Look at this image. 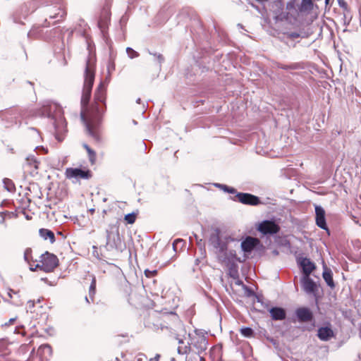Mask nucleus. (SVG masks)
I'll return each instance as SVG.
<instances>
[{"label": "nucleus", "mask_w": 361, "mask_h": 361, "mask_svg": "<svg viewBox=\"0 0 361 361\" xmlns=\"http://www.w3.org/2000/svg\"><path fill=\"white\" fill-rule=\"evenodd\" d=\"M94 77L95 64L90 59H88L86 62L80 101V116L85 124L89 135L96 142H99L101 140L102 117L106 110V100L108 82L106 80H102L95 89L94 102L92 104V110L94 112V115H92L88 111V104L91 97Z\"/></svg>", "instance_id": "obj_1"}, {"label": "nucleus", "mask_w": 361, "mask_h": 361, "mask_svg": "<svg viewBox=\"0 0 361 361\" xmlns=\"http://www.w3.org/2000/svg\"><path fill=\"white\" fill-rule=\"evenodd\" d=\"M106 245L107 251L115 250L123 252L126 250V244L123 235L119 233V223L110 224L106 229Z\"/></svg>", "instance_id": "obj_2"}, {"label": "nucleus", "mask_w": 361, "mask_h": 361, "mask_svg": "<svg viewBox=\"0 0 361 361\" xmlns=\"http://www.w3.org/2000/svg\"><path fill=\"white\" fill-rule=\"evenodd\" d=\"M293 323L305 324L302 326V331H312L316 326V320L313 310L307 305L297 307L290 317Z\"/></svg>", "instance_id": "obj_3"}, {"label": "nucleus", "mask_w": 361, "mask_h": 361, "mask_svg": "<svg viewBox=\"0 0 361 361\" xmlns=\"http://www.w3.org/2000/svg\"><path fill=\"white\" fill-rule=\"evenodd\" d=\"M235 239L229 235H224L221 228H212V233L208 238V245L216 250V253L225 252L227 250L228 244L233 242Z\"/></svg>", "instance_id": "obj_4"}, {"label": "nucleus", "mask_w": 361, "mask_h": 361, "mask_svg": "<svg viewBox=\"0 0 361 361\" xmlns=\"http://www.w3.org/2000/svg\"><path fill=\"white\" fill-rule=\"evenodd\" d=\"M300 283L302 290L308 295H312L314 299V303L319 307L320 300L324 295L323 289L319 281H314L310 276L302 275L300 279Z\"/></svg>", "instance_id": "obj_5"}, {"label": "nucleus", "mask_w": 361, "mask_h": 361, "mask_svg": "<svg viewBox=\"0 0 361 361\" xmlns=\"http://www.w3.org/2000/svg\"><path fill=\"white\" fill-rule=\"evenodd\" d=\"M65 176L67 179L72 180L73 183H80L81 180L91 179L93 173L84 163L67 167L65 170Z\"/></svg>", "instance_id": "obj_6"}, {"label": "nucleus", "mask_w": 361, "mask_h": 361, "mask_svg": "<svg viewBox=\"0 0 361 361\" xmlns=\"http://www.w3.org/2000/svg\"><path fill=\"white\" fill-rule=\"evenodd\" d=\"M241 250L245 258H249L253 251L262 255L265 251V247L257 239L246 237L240 243Z\"/></svg>", "instance_id": "obj_7"}, {"label": "nucleus", "mask_w": 361, "mask_h": 361, "mask_svg": "<svg viewBox=\"0 0 361 361\" xmlns=\"http://www.w3.org/2000/svg\"><path fill=\"white\" fill-rule=\"evenodd\" d=\"M255 226L256 230L260 233L261 238H274L279 231V227L273 219H264L258 222Z\"/></svg>", "instance_id": "obj_8"}, {"label": "nucleus", "mask_w": 361, "mask_h": 361, "mask_svg": "<svg viewBox=\"0 0 361 361\" xmlns=\"http://www.w3.org/2000/svg\"><path fill=\"white\" fill-rule=\"evenodd\" d=\"M230 199L234 202L249 206H257L266 204L259 197L249 192H238V190L235 195L231 197Z\"/></svg>", "instance_id": "obj_9"}, {"label": "nucleus", "mask_w": 361, "mask_h": 361, "mask_svg": "<svg viewBox=\"0 0 361 361\" xmlns=\"http://www.w3.org/2000/svg\"><path fill=\"white\" fill-rule=\"evenodd\" d=\"M39 258V262L44 264L43 268L45 269V273L53 272L59 266L58 257L49 251H45L40 255Z\"/></svg>", "instance_id": "obj_10"}, {"label": "nucleus", "mask_w": 361, "mask_h": 361, "mask_svg": "<svg viewBox=\"0 0 361 361\" xmlns=\"http://www.w3.org/2000/svg\"><path fill=\"white\" fill-rule=\"evenodd\" d=\"M317 338L322 341H329L336 337V333L333 329V326L329 321H324L318 326L317 334Z\"/></svg>", "instance_id": "obj_11"}, {"label": "nucleus", "mask_w": 361, "mask_h": 361, "mask_svg": "<svg viewBox=\"0 0 361 361\" xmlns=\"http://www.w3.org/2000/svg\"><path fill=\"white\" fill-rule=\"evenodd\" d=\"M314 212H315V224L321 229L325 231L329 235L331 234V231L329 228L326 217V211L324 207L320 204H314Z\"/></svg>", "instance_id": "obj_12"}, {"label": "nucleus", "mask_w": 361, "mask_h": 361, "mask_svg": "<svg viewBox=\"0 0 361 361\" xmlns=\"http://www.w3.org/2000/svg\"><path fill=\"white\" fill-rule=\"evenodd\" d=\"M296 263L303 272L302 275H307L314 271L317 269L316 264L307 257H304L302 253L295 256Z\"/></svg>", "instance_id": "obj_13"}, {"label": "nucleus", "mask_w": 361, "mask_h": 361, "mask_svg": "<svg viewBox=\"0 0 361 361\" xmlns=\"http://www.w3.org/2000/svg\"><path fill=\"white\" fill-rule=\"evenodd\" d=\"M218 255V259L225 264H231L232 262H243L244 260L237 256L236 252L234 250H229L228 247L225 252H219Z\"/></svg>", "instance_id": "obj_14"}, {"label": "nucleus", "mask_w": 361, "mask_h": 361, "mask_svg": "<svg viewBox=\"0 0 361 361\" xmlns=\"http://www.w3.org/2000/svg\"><path fill=\"white\" fill-rule=\"evenodd\" d=\"M268 312L272 321L284 320L287 315L286 309L279 305H273L272 307L268 309Z\"/></svg>", "instance_id": "obj_15"}, {"label": "nucleus", "mask_w": 361, "mask_h": 361, "mask_svg": "<svg viewBox=\"0 0 361 361\" xmlns=\"http://www.w3.org/2000/svg\"><path fill=\"white\" fill-rule=\"evenodd\" d=\"M322 278L324 280L327 286H329L331 290H334L336 288V283L334 281L333 276L334 274L330 267H329L326 263L322 262Z\"/></svg>", "instance_id": "obj_16"}, {"label": "nucleus", "mask_w": 361, "mask_h": 361, "mask_svg": "<svg viewBox=\"0 0 361 361\" xmlns=\"http://www.w3.org/2000/svg\"><path fill=\"white\" fill-rule=\"evenodd\" d=\"M55 126V137L59 142H61L63 138L65 133H66V126L65 121L63 119H59L56 123H54Z\"/></svg>", "instance_id": "obj_17"}, {"label": "nucleus", "mask_w": 361, "mask_h": 361, "mask_svg": "<svg viewBox=\"0 0 361 361\" xmlns=\"http://www.w3.org/2000/svg\"><path fill=\"white\" fill-rule=\"evenodd\" d=\"M39 236L44 240H49L50 243L53 244L56 241V237L54 233L49 229L45 228H41L39 229Z\"/></svg>", "instance_id": "obj_18"}, {"label": "nucleus", "mask_w": 361, "mask_h": 361, "mask_svg": "<svg viewBox=\"0 0 361 361\" xmlns=\"http://www.w3.org/2000/svg\"><path fill=\"white\" fill-rule=\"evenodd\" d=\"M58 10V12H52L50 17L59 18L58 20H63L67 14L66 6L63 3H60Z\"/></svg>", "instance_id": "obj_19"}, {"label": "nucleus", "mask_w": 361, "mask_h": 361, "mask_svg": "<svg viewBox=\"0 0 361 361\" xmlns=\"http://www.w3.org/2000/svg\"><path fill=\"white\" fill-rule=\"evenodd\" d=\"M213 185L215 188L222 190L225 193H228V194H231V195H235V192L237 191V190L234 187L228 185L224 184V183H214Z\"/></svg>", "instance_id": "obj_20"}, {"label": "nucleus", "mask_w": 361, "mask_h": 361, "mask_svg": "<svg viewBox=\"0 0 361 361\" xmlns=\"http://www.w3.org/2000/svg\"><path fill=\"white\" fill-rule=\"evenodd\" d=\"M274 238L279 246L290 249L291 243L286 236H280L277 233Z\"/></svg>", "instance_id": "obj_21"}, {"label": "nucleus", "mask_w": 361, "mask_h": 361, "mask_svg": "<svg viewBox=\"0 0 361 361\" xmlns=\"http://www.w3.org/2000/svg\"><path fill=\"white\" fill-rule=\"evenodd\" d=\"M38 352L46 359L48 358V357H51L52 355V348L50 344L49 343H44L42 344L39 348Z\"/></svg>", "instance_id": "obj_22"}, {"label": "nucleus", "mask_w": 361, "mask_h": 361, "mask_svg": "<svg viewBox=\"0 0 361 361\" xmlns=\"http://www.w3.org/2000/svg\"><path fill=\"white\" fill-rule=\"evenodd\" d=\"M314 7L312 0H302L301 4L299 7V10L301 13H310Z\"/></svg>", "instance_id": "obj_23"}, {"label": "nucleus", "mask_w": 361, "mask_h": 361, "mask_svg": "<svg viewBox=\"0 0 361 361\" xmlns=\"http://www.w3.org/2000/svg\"><path fill=\"white\" fill-rule=\"evenodd\" d=\"M228 267V275L233 279L239 278L238 274V266L236 262H232L231 264H226Z\"/></svg>", "instance_id": "obj_24"}, {"label": "nucleus", "mask_w": 361, "mask_h": 361, "mask_svg": "<svg viewBox=\"0 0 361 361\" xmlns=\"http://www.w3.org/2000/svg\"><path fill=\"white\" fill-rule=\"evenodd\" d=\"M239 331L240 334L245 338H250L255 336V330L250 326H242Z\"/></svg>", "instance_id": "obj_25"}, {"label": "nucleus", "mask_w": 361, "mask_h": 361, "mask_svg": "<svg viewBox=\"0 0 361 361\" xmlns=\"http://www.w3.org/2000/svg\"><path fill=\"white\" fill-rule=\"evenodd\" d=\"M139 211L137 209L124 215L123 220L126 224H133L135 222Z\"/></svg>", "instance_id": "obj_26"}, {"label": "nucleus", "mask_w": 361, "mask_h": 361, "mask_svg": "<svg viewBox=\"0 0 361 361\" xmlns=\"http://www.w3.org/2000/svg\"><path fill=\"white\" fill-rule=\"evenodd\" d=\"M4 188L10 192H14L16 191V186L13 181L8 178H4L2 180Z\"/></svg>", "instance_id": "obj_27"}, {"label": "nucleus", "mask_w": 361, "mask_h": 361, "mask_svg": "<svg viewBox=\"0 0 361 361\" xmlns=\"http://www.w3.org/2000/svg\"><path fill=\"white\" fill-rule=\"evenodd\" d=\"M276 66L279 68L283 69V70H296L300 69L302 68V66L299 63H293L290 65H284L281 63L276 62Z\"/></svg>", "instance_id": "obj_28"}, {"label": "nucleus", "mask_w": 361, "mask_h": 361, "mask_svg": "<svg viewBox=\"0 0 361 361\" xmlns=\"http://www.w3.org/2000/svg\"><path fill=\"white\" fill-rule=\"evenodd\" d=\"M97 291V279L94 276H92L90 286L89 288V296L91 298L92 301H94V297L96 294Z\"/></svg>", "instance_id": "obj_29"}, {"label": "nucleus", "mask_w": 361, "mask_h": 361, "mask_svg": "<svg viewBox=\"0 0 361 361\" xmlns=\"http://www.w3.org/2000/svg\"><path fill=\"white\" fill-rule=\"evenodd\" d=\"M195 332L196 335L199 336V339L200 340V343L204 344L205 345H208V339L206 337L207 332L202 329H195Z\"/></svg>", "instance_id": "obj_30"}, {"label": "nucleus", "mask_w": 361, "mask_h": 361, "mask_svg": "<svg viewBox=\"0 0 361 361\" xmlns=\"http://www.w3.org/2000/svg\"><path fill=\"white\" fill-rule=\"evenodd\" d=\"M197 246L198 247L200 257L203 258L206 257L207 251L205 247V241H204L202 239H200L197 242Z\"/></svg>", "instance_id": "obj_31"}, {"label": "nucleus", "mask_w": 361, "mask_h": 361, "mask_svg": "<svg viewBox=\"0 0 361 361\" xmlns=\"http://www.w3.org/2000/svg\"><path fill=\"white\" fill-rule=\"evenodd\" d=\"M194 346L198 350V355L200 361H202V357H200V353H202L203 351H204L207 349V345H205L203 343H200V340H197L195 343Z\"/></svg>", "instance_id": "obj_32"}, {"label": "nucleus", "mask_w": 361, "mask_h": 361, "mask_svg": "<svg viewBox=\"0 0 361 361\" xmlns=\"http://www.w3.org/2000/svg\"><path fill=\"white\" fill-rule=\"evenodd\" d=\"M282 171H283V175L288 179H290L296 173V171L293 168L283 169Z\"/></svg>", "instance_id": "obj_33"}, {"label": "nucleus", "mask_w": 361, "mask_h": 361, "mask_svg": "<svg viewBox=\"0 0 361 361\" xmlns=\"http://www.w3.org/2000/svg\"><path fill=\"white\" fill-rule=\"evenodd\" d=\"M243 289L244 290V293H245V296L247 298L254 297L256 294L255 293L254 290L251 287H250L245 284H243Z\"/></svg>", "instance_id": "obj_34"}, {"label": "nucleus", "mask_w": 361, "mask_h": 361, "mask_svg": "<svg viewBox=\"0 0 361 361\" xmlns=\"http://www.w3.org/2000/svg\"><path fill=\"white\" fill-rule=\"evenodd\" d=\"M26 161V163L25 164H23V169H24L25 166H34V168L35 169H37L38 168V164H39V161H37V159H25Z\"/></svg>", "instance_id": "obj_35"}, {"label": "nucleus", "mask_w": 361, "mask_h": 361, "mask_svg": "<svg viewBox=\"0 0 361 361\" xmlns=\"http://www.w3.org/2000/svg\"><path fill=\"white\" fill-rule=\"evenodd\" d=\"M24 260L30 264V261H33L32 257V249L28 247L25 250L24 252V256H23Z\"/></svg>", "instance_id": "obj_36"}, {"label": "nucleus", "mask_w": 361, "mask_h": 361, "mask_svg": "<svg viewBox=\"0 0 361 361\" xmlns=\"http://www.w3.org/2000/svg\"><path fill=\"white\" fill-rule=\"evenodd\" d=\"M179 244L181 245V247H185V246H186V241L185 240H183L180 238H177V239L174 240V241L173 243V248L176 252V247Z\"/></svg>", "instance_id": "obj_37"}, {"label": "nucleus", "mask_w": 361, "mask_h": 361, "mask_svg": "<svg viewBox=\"0 0 361 361\" xmlns=\"http://www.w3.org/2000/svg\"><path fill=\"white\" fill-rule=\"evenodd\" d=\"M8 346V338H3L0 339V353L5 350Z\"/></svg>", "instance_id": "obj_38"}, {"label": "nucleus", "mask_w": 361, "mask_h": 361, "mask_svg": "<svg viewBox=\"0 0 361 361\" xmlns=\"http://www.w3.org/2000/svg\"><path fill=\"white\" fill-rule=\"evenodd\" d=\"M157 272H158V271L157 269L150 270L149 269H146L144 271L145 276L147 278H152V277H153L154 276H155L157 274Z\"/></svg>", "instance_id": "obj_39"}, {"label": "nucleus", "mask_w": 361, "mask_h": 361, "mask_svg": "<svg viewBox=\"0 0 361 361\" xmlns=\"http://www.w3.org/2000/svg\"><path fill=\"white\" fill-rule=\"evenodd\" d=\"M98 24H99V26L100 27L102 31L104 32L107 28L108 19L107 18L100 19Z\"/></svg>", "instance_id": "obj_40"}, {"label": "nucleus", "mask_w": 361, "mask_h": 361, "mask_svg": "<svg viewBox=\"0 0 361 361\" xmlns=\"http://www.w3.org/2000/svg\"><path fill=\"white\" fill-rule=\"evenodd\" d=\"M189 351H190V346H185L184 348L178 347L177 349V352L179 355L188 354Z\"/></svg>", "instance_id": "obj_41"}, {"label": "nucleus", "mask_w": 361, "mask_h": 361, "mask_svg": "<svg viewBox=\"0 0 361 361\" xmlns=\"http://www.w3.org/2000/svg\"><path fill=\"white\" fill-rule=\"evenodd\" d=\"M25 326L23 325L17 326L13 330L14 334L24 335Z\"/></svg>", "instance_id": "obj_42"}, {"label": "nucleus", "mask_w": 361, "mask_h": 361, "mask_svg": "<svg viewBox=\"0 0 361 361\" xmlns=\"http://www.w3.org/2000/svg\"><path fill=\"white\" fill-rule=\"evenodd\" d=\"M84 147L87 151L88 155L90 158H94L96 156V153L90 149L87 145H84Z\"/></svg>", "instance_id": "obj_43"}, {"label": "nucleus", "mask_w": 361, "mask_h": 361, "mask_svg": "<svg viewBox=\"0 0 361 361\" xmlns=\"http://www.w3.org/2000/svg\"><path fill=\"white\" fill-rule=\"evenodd\" d=\"M7 212H8V211L0 212V216H1L0 224L1 225H4L5 226H6V221H5V214Z\"/></svg>", "instance_id": "obj_44"}, {"label": "nucleus", "mask_w": 361, "mask_h": 361, "mask_svg": "<svg viewBox=\"0 0 361 361\" xmlns=\"http://www.w3.org/2000/svg\"><path fill=\"white\" fill-rule=\"evenodd\" d=\"M266 339L269 341L273 345L276 346L279 344L276 339H275L274 337L268 336H265Z\"/></svg>", "instance_id": "obj_45"}, {"label": "nucleus", "mask_w": 361, "mask_h": 361, "mask_svg": "<svg viewBox=\"0 0 361 361\" xmlns=\"http://www.w3.org/2000/svg\"><path fill=\"white\" fill-rule=\"evenodd\" d=\"M338 3L339 6L343 8L345 11L348 9V4L345 0H338Z\"/></svg>", "instance_id": "obj_46"}, {"label": "nucleus", "mask_w": 361, "mask_h": 361, "mask_svg": "<svg viewBox=\"0 0 361 361\" xmlns=\"http://www.w3.org/2000/svg\"><path fill=\"white\" fill-rule=\"evenodd\" d=\"M36 149H37V155H41V154H47V149H44L42 147H37Z\"/></svg>", "instance_id": "obj_47"}, {"label": "nucleus", "mask_w": 361, "mask_h": 361, "mask_svg": "<svg viewBox=\"0 0 361 361\" xmlns=\"http://www.w3.org/2000/svg\"><path fill=\"white\" fill-rule=\"evenodd\" d=\"M287 36L290 39H296L300 37V34L295 32H289Z\"/></svg>", "instance_id": "obj_48"}, {"label": "nucleus", "mask_w": 361, "mask_h": 361, "mask_svg": "<svg viewBox=\"0 0 361 361\" xmlns=\"http://www.w3.org/2000/svg\"><path fill=\"white\" fill-rule=\"evenodd\" d=\"M44 331L49 336H53L55 331L52 326H49L44 329Z\"/></svg>", "instance_id": "obj_49"}, {"label": "nucleus", "mask_w": 361, "mask_h": 361, "mask_svg": "<svg viewBox=\"0 0 361 361\" xmlns=\"http://www.w3.org/2000/svg\"><path fill=\"white\" fill-rule=\"evenodd\" d=\"M16 319H17V317H13V318H11V319L8 320V322H6V323H4V324H1V326H2V327H4V326H8V325H10V324H13L16 322Z\"/></svg>", "instance_id": "obj_50"}, {"label": "nucleus", "mask_w": 361, "mask_h": 361, "mask_svg": "<svg viewBox=\"0 0 361 361\" xmlns=\"http://www.w3.org/2000/svg\"><path fill=\"white\" fill-rule=\"evenodd\" d=\"M261 305L264 307L267 311H268V309L270 308V307H272L273 305H271V302L270 301H267V302H262V303H261Z\"/></svg>", "instance_id": "obj_51"}, {"label": "nucleus", "mask_w": 361, "mask_h": 361, "mask_svg": "<svg viewBox=\"0 0 361 361\" xmlns=\"http://www.w3.org/2000/svg\"><path fill=\"white\" fill-rule=\"evenodd\" d=\"M18 293L13 290V289L11 288H8V295L10 298H13V295H18Z\"/></svg>", "instance_id": "obj_52"}, {"label": "nucleus", "mask_w": 361, "mask_h": 361, "mask_svg": "<svg viewBox=\"0 0 361 361\" xmlns=\"http://www.w3.org/2000/svg\"><path fill=\"white\" fill-rule=\"evenodd\" d=\"M254 297L256 298V300L257 302H259L260 304L262 303L263 299H264L262 295H258L257 294H255V295Z\"/></svg>", "instance_id": "obj_53"}, {"label": "nucleus", "mask_w": 361, "mask_h": 361, "mask_svg": "<svg viewBox=\"0 0 361 361\" xmlns=\"http://www.w3.org/2000/svg\"><path fill=\"white\" fill-rule=\"evenodd\" d=\"M43 267H44L43 263H42L41 264H36L35 266L36 270L39 269V270L45 272V269L43 268Z\"/></svg>", "instance_id": "obj_54"}, {"label": "nucleus", "mask_w": 361, "mask_h": 361, "mask_svg": "<svg viewBox=\"0 0 361 361\" xmlns=\"http://www.w3.org/2000/svg\"><path fill=\"white\" fill-rule=\"evenodd\" d=\"M92 249H93V255L94 257H96L97 259H99V253H98V252L97 250V246H94V245L92 246Z\"/></svg>", "instance_id": "obj_55"}, {"label": "nucleus", "mask_w": 361, "mask_h": 361, "mask_svg": "<svg viewBox=\"0 0 361 361\" xmlns=\"http://www.w3.org/2000/svg\"><path fill=\"white\" fill-rule=\"evenodd\" d=\"M41 281H44V283H47L49 286H53V283L51 281H49L47 277L41 278Z\"/></svg>", "instance_id": "obj_56"}, {"label": "nucleus", "mask_w": 361, "mask_h": 361, "mask_svg": "<svg viewBox=\"0 0 361 361\" xmlns=\"http://www.w3.org/2000/svg\"><path fill=\"white\" fill-rule=\"evenodd\" d=\"M160 357L161 356L159 354H156V355L153 358L150 359V361H159L160 359Z\"/></svg>", "instance_id": "obj_57"}, {"label": "nucleus", "mask_w": 361, "mask_h": 361, "mask_svg": "<svg viewBox=\"0 0 361 361\" xmlns=\"http://www.w3.org/2000/svg\"><path fill=\"white\" fill-rule=\"evenodd\" d=\"M27 302L29 304V309L31 310L32 307H34V306H35V301L34 300H30Z\"/></svg>", "instance_id": "obj_58"}, {"label": "nucleus", "mask_w": 361, "mask_h": 361, "mask_svg": "<svg viewBox=\"0 0 361 361\" xmlns=\"http://www.w3.org/2000/svg\"><path fill=\"white\" fill-rule=\"evenodd\" d=\"M197 357L196 356H195L193 358L191 357H186L185 358V361H197Z\"/></svg>", "instance_id": "obj_59"}, {"label": "nucleus", "mask_w": 361, "mask_h": 361, "mask_svg": "<svg viewBox=\"0 0 361 361\" xmlns=\"http://www.w3.org/2000/svg\"><path fill=\"white\" fill-rule=\"evenodd\" d=\"M29 166H25V169L23 170H27V171H29V173L33 176L35 173H36V169H35L34 170L32 171H29V169H27Z\"/></svg>", "instance_id": "obj_60"}, {"label": "nucleus", "mask_w": 361, "mask_h": 361, "mask_svg": "<svg viewBox=\"0 0 361 361\" xmlns=\"http://www.w3.org/2000/svg\"><path fill=\"white\" fill-rule=\"evenodd\" d=\"M236 279H237V281H235V284L238 285V286H243V284H244L243 282L241 280H240L238 278Z\"/></svg>", "instance_id": "obj_61"}, {"label": "nucleus", "mask_w": 361, "mask_h": 361, "mask_svg": "<svg viewBox=\"0 0 361 361\" xmlns=\"http://www.w3.org/2000/svg\"><path fill=\"white\" fill-rule=\"evenodd\" d=\"M6 214H8L9 216H17V214L15 213V212H8Z\"/></svg>", "instance_id": "obj_62"}, {"label": "nucleus", "mask_w": 361, "mask_h": 361, "mask_svg": "<svg viewBox=\"0 0 361 361\" xmlns=\"http://www.w3.org/2000/svg\"><path fill=\"white\" fill-rule=\"evenodd\" d=\"M272 254L275 256H278L279 255V252L278 250L274 249L272 250Z\"/></svg>", "instance_id": "obj_63"}, {"label": "nucleus", "mask_w": 361, "mask_h": 361, "mask_svg": "<svg viewBox=\"0 0 361 361\" xmlns=\"http://www.w3.org/2000/svg\"><path fill=\"white\" fill-rule=\"evenodd\" d=\"M97 160V159H89V161H90L92 166L95 164Z\"/></svg>", "instance_id": "obj_64"}]
</instances>
